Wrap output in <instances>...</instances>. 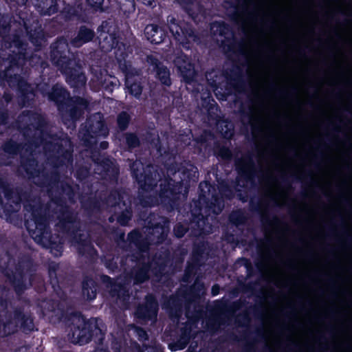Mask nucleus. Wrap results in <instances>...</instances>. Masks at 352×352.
<instances>
[{
  "label": "nucleus",
  "mask_w": 352,
  "mask_h": 352,
  "mask_svg": "<svg viewBox=\"0 0 352 352\" xmlns=\"http://www.w3.org/2000/svg\"><path fill=\"white\" fill-rule=\"evenodd\" d=\"M170 30L173 33V34L175 36V38L179 40V36H180V28L175 23H171L170 25Z\"/></svg>",
  "instance_id": "nucleus-7"
},
{
  "label": "nucleus",
  "mask_w": 352,
  "mask_h": 352,
  "mask_svg": "<svg viewBox=\"0 0 352 352\" xmlns=\"http://www.w3.org/2000/svg\"><path fill=\"white\" fill-rule=\"evenodd\" d=\"M174 231L175 235L177 237H182L186 232V228H184L182 226H177V227H175Z\"/></svg>",
  "instance_id": "nucleus-9"
},
{
  "label": "nucleus",
  "mask_w": 352,
  "mask_h": 352,
  "mask_svg": "<svg viewBox=\"0 0 352 352\" xmlns=\"http://www.w3.org/2000/svg\"><path fill=\"white\" fill-rule=\"evenodd\" d=\"M94 37V32L87 28L80 29L78 37L73 41L75 47H79L82 43L88 42Z\"/></svg>",
  "instance_id": "nucleus-2"
},
{
  "label": "nucleus",
  "mask_w": 352,
  "mask_h": 352,
  "mask_svg": "<svg viewBox=\"0 0 352 352\" xmlns=\"http://www.w3.org/2000/svg\"><path fill=\"white\" fill-rule=\"evenodd\" d=\"M80 78H82V82H85V78L84 76H80Z\"/></svg>",
  "instance_id": "nucleus-17"
},
{
  "label": "nucleus",
  "mask_w": 352,
  "mask_h": 352,
  "mask_svg": "<svg viewBox=\"0 0 352 352\" xmlns=\"http://www.w3.org/2000/svg\"><path fill=\"white\" fill-rule=\"evenodd\" d=\"M137 333L139 335L140 337L146 339V333L145 331H144L142 329H138Z\"/></svg>",
  "instance_id": "nucleus-12"
},
{
  "label": "nucleus",
  "mask_w": 352,
  "mask_h": 352,
  "mask_svg": "<svg viewBox=\"0 0 352 352\" xmlns=\"http://www.w3.org/2000/svg\"><path fill=\"white\" fill-rule=\"evenodd\" d=\"M126 86L128 91L135 96H138L142 92V87L138 83H132L131 77L128 75L126 76Z\"/></svg>",
  "instance_id": "nucleus-4"
},
{
  "label": "nucleus",
  "mask_w": 352,
  "mask_h": 352,
  "mask_svg": "<svg viewBox=\"0 0 352 352\" xmlns=\"http://www.w3.org/2000/svg\"><path fill=\"white\" fill-rule=\"evenodd\" d=\"M122 48H123L124 50L125 49V47H124V45H120V46L118 47V50H115V52H114V53H115L116 56V58H117V59H118V60H120V57H121V56H122V52H120V51H121V50H122Z\"/></svg>",
  "instance_id": "nucleus-11"
},
{
  "label": "nucleus",
  "mask_w": 352,
  "mask_h": 352,
  "mask_svg": "<svg viewBox=\"0 0 352 352\" xmlns=\"http://www.w3.org/2000/svg\"><path fill=\"white\" fill-rule=\"evenodd\" d=\"M175 63L179 70L184 76H186L187 73L189 74V76H191L194 74V70L192 65L187 62L186 58L183 59L182 57H178L175 60Z\"/></svg>",
  "instance_id": "nucleus-3"
},
{
  "label": "nucleus",
  "mask_w": 352,
  "mask_h": 352,
  "mask_svg": "<svg viewBox=\"0 0 352 352\" xmlns=\"http://www.w3.org/2000/svg\"><path fill=\"white\" fill-rule=\"evenodd\" d=\"M0 205H1V203L0 202Z\"/></svg>",
  "instance_id": "nucleus-18"
},
{
  "label": "nucleus",
  "mask_w": 352,
  "mask_h": 352,
  "mask_svg": "<svg viewBox=\"0 0 352 352\" xmlns=\"http://www.w3.org/2000/svg\"><path fill=\"white\" fill-rule=\"evenodd\" d=\"M142 3L147 6L152 5V0H142Z\"/></svg>",
  "instance_id": "nucleus-14"
},
{
  "label": "nucleus",
  "mask_w": 352,
  "mask_h": 352,
  "mask_svg": "<svg viewBox=\"0 0 352 352\" xmlns=\"http://www.w3.org/2000/svg\"><path fill=\"white\" fill-rule=\"evenodd\" d=\"M157 72L162 83L164 85L170 84L169 72L166 67H159Z\"/></svg>",
  "instance_id": "nucleus-5"
},
{
  "label": "nucleus",
  "mask_w": 352,
  "mask_h": 352,
  "mask_svg": "<svg viewBox=\"0 0 352 352\" xmlns=\"http://www.w3.org/2000/svg\"><path fill=\"white\" fill-rule=\"evenodd\" d=\"M73 342H76V343H78V344H83L84 341L82 338H79V339H77V340H74Z\"/></svg>",
  "instance_id": "nucleus-15"
},
{
  "label": "nucleus",
  "mask_w": 352,
  "mask_h": 352,
  "mask_svg": "<svg viewBox=\"0 0 352 352\" xmlns=\"http://www.w3.org/2000/svg\"><path fill=\"white\" fill-rule=\"evenodd\" d=\"M129 116L126 113L120 114L118 118V123L120 129H124L129 122Z\"/></svg>",
  "instance_id": "nucleus-6"
},
{
  "label": "nucleus",
  "mask_w": 352,
  "mask_h": 352,
  "mask_svg": "<svg viewBox=\"0 0 352 352\" xmlns=\"http://www.w3.org/2000/svg\"><path fill=\"white\" fill-rule=\"evenodd\" d=\"M144 34L151 43L158 44L163 41V32L155 25H148L145 28Z\"/></svg>",
  "instance_id": "nucleus-1"
},
{
  "label": "nucleus",
  "mask_w": 352,
  "mask_h": 352,
  "mask_svg": "<svg viewBox=\"0 0 352 352\" xmlns=\"http://www.w3.org/2000/svg\"><path fill=\"white\" fill-rule=\"evenodd\" d=\"M212 292L213 296H215L218 294L216 287H212Z\"/></svg>",
  "instance_id": "nucleus-16"
},
{
  "label": "nucleus",
  "mask_w": 352,
  "mask_h": 352,
  "mask_svg": "<svg viewBox=\"0 0 352 352\" xmlns=\"http://www.w3.org/2000/svg\"><path fill=\"white\" fill-rule=\"evenodd\" d=\"M129 219H130V216H128V217H126V220L122 219V218H121V217H119V218H118V221H119L121 224L124 225L125 223H127V221H128V220H129Z\"/></svg>",
  "instance_id": "nucleus-13"
},
{
  "label": "nucleus",
  "mask_w": 352,
  "mask_h": 352,
  "mask_svg": "<svg viewBox=\"0 0 352 352\" xmlns=\"http://www.w3.org/2000/svg\"><path fill=\"white\" fill-rule=\"evenodd\" d=\"M104 0H87V2L92 7H100L102 6Z\"/></svg>",
  "instance_id": "nucleus-10"
},
{
  "label": "nucleus",
  "mask_w": 352,
  "mask_h": 352,
  "mask_svg": "<svg viewBox=\"0 0 352 352\" xmlns=\"http://www.w3.org/2000/svg\"><path fill=\"white\" fill-rule=\"evenodd\" d=\"M126 141L129 146L134 147L138 144V140L134 135H129L126 138Z\"/></svg>",
  "instance_id": "nucleus-8"
}]
</instances>
